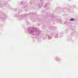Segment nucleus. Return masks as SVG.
Listing matches in <instances>:
<instances>
[{
    "instance_id": "1",
    "label": "nucleus",
    "mask_w": 78,
    "mask_h": 78,
    "mask_svg": "<svg viewBox=\"0 0 78 78\" xmlns=\"http://www.w3.org/2000/svg\"><path fill=\"white\" fill-rule=\"evenodd\" d=\"M70 20V21H73L74 20V19H73V18H71Z\"/></svg>"
}]
</instances>
